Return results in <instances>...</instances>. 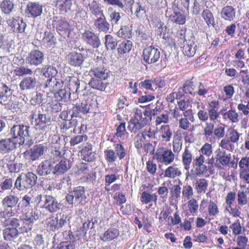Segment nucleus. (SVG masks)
<instances>
[{
    "label": "nucleus",
    "instance_id": "f257e3e1",
    "mask_svg": "<svg viewBox=\"0 0 249 249\" xmlns=\"http://www.w3.org/2000/svg\"><path fill=\"white\" fill-rule=\"evenodd\" d=\"M29 128L27 125H14L10 129V134L14 140H18L19 145L30 147L34 144V141L30 137Z\"/></svg>",
    "mask_w": 249,
    "mask_h": 249
},
{
    "label": "nucleus",
    "instance_id": "f03ea898",
    "mask_svg": "<svg viewBox=\"0 0 249 249\" xmlns=\"http://www.w3.org/2000/svg\"><path fill=\"white\" fill-rule=\"evenodd\" d=\"M13 90L5 83L0 81V104L7 109H16L17 104Z\"/></svg>",
    "mask_w": 249,
    "mask_h": 249
},
{
    "label": "nucleus",
    "instance_id": "7ed1b4c3",
    "mask_svg": "<svg viewBox=\"0 0 249 249\" xmlns=\"http://www.w3.org/2000/svg\"><path fill=\"white\" fill-rule=\"evenodd\" d=\"M148 123V119L143 116L141 109H135L134 117L128 122V128L131 132L136 133L143 128Z\"/></svg>",
    "mask_w": 249,
    "mask_h": 249
},
{
    "label": "nucleus",
    "instance_id": "20e7f679",
    "mask_svg": "<svg viewBox=\"0 0 249 249\" xmlns=\"http://www.w3.org/2000/svg\"><path fill=\"white\" fill-rule=\"evenodd\" d=\"M36 180L37 176L33 172L22 173L17 178L15 183V187L20 191L30 189L36 184Z\"/></svg>",
    "mask_w": 249,
    "mask_h": 249
},
{
    "label": "nucleus",
    "instance_id": "39448f33",
    "mask_svg": "<svg viewBox=\"0 0 249 249\" xmlns=\"http://www.w3.org/2000/svg\"><path fill=\"white\" fill-rule=\"evenodd\" d=\"M38 218L35 211L32 209L26 213H23L19 216V220L22 226L19 228L21 233H27L31 231L35 221Z\"/></svg>",
    "mask_w": 249,
    "mask_h": 249
},
{
    "label": "nucleus",
    "instance_id": "423d86ee",
    "mask_svg": "<svg viewBox=\"0 0 249 249\" xmlns=\"http://www.w3.org/2000/svg\"><path fill=\"white\" fill-rule=\"evenodd\" d=\"M38 204L50 213L57 212L60 209V204L55 197L50 195H39L36 196Z\"/></svg>",
    "mask_w": 249,
    "mask_h": 249
},
{
    "label": "nucleus",
    "instance_id": "0eeeda50",
    "mask_svg": "<svg viewBox=\"0 0 249 249\" xmlns=\"http://www.w3.org/2000/svg\"><path fill=\"white\" fill-rule=\"evenodd\" d=\"M45 60L44 52L37 49H33L29 52L25 58L26 63L31 66L41 65Z\"/></svg>",
    "mask_w": 249,
    "mask_h": 249
},
{
    "label": "nucleus",
    "instance_id": "6e6552de",
    "mask_svg": "<svg viewBox=\"0 0 249 249\" xmlns=\"http://www.w3.org/2000/svg\"><path fill=\"white\" fill-rule=\"evenodd\" d=\"M47 147L42 144L35 145L29 150H26L24 154L29 160L34 161L39 160L45 154Z\"/></svg>",
    "mask_w": 249,
    "mask_h": 249
},
{
    "label": "nucleus",
    "instance_id": "1a4fd4ad",
    "mask_svg": "<svg viewBox=\"0 0 249 249\" xmlns=\"http://www.w3.org/2000/svg\"><path fill=\"white\" fill-rule=\"evenodd\" d=\"M160 56V50L153 46L145 48L143 50L142 57L143 60L147 63L151 64L159 61Z\"/></svg>",
    "mask_w": 249,
    "mask_h": 249
},
{
    "label": "nucleus",
    "instance_id": "9d476101",
    "mask_svg": "<svg viewBox=\"0 0 249 249\" xmlns=\"http://www.w3.org/2000/svg\"><path fill=\"white\" fill-rule=\"evenodd\" d=\"M65 241L58 244L55 249H75L77 240L71 231H66L63 232Z\"/></svg>",
    "mask_w": 249,
    "mask_h": 249
},
{
    "label": "nucleus",
    "instance_id": "9b49d317",
    "mask_svg": "<svg viewBox=\"0 0 249 249\" xmlns=\"http://www.w3.org/2000/svg\"><path fill=\"white\" fill-rule=\"evenodd\" d=\"M18 201V198L14 195H9L6 196L2 201V204L5 210L0 212V214L3 218H7L12 216V211H7V209L14 207Z\"/></svg>",
    "mask_w": 249,
    "mask_h": 249
},
{
    "label": "nucleus",
    "instance_id": "f8f14e48",
    "mask_svg": "<svg viewBox=\"0 0 249 249\" xmlns=\"http://www.w3.org/2000/svg\"><path fill=\"white\" fill-rule=\"evenodd\" d=\"M67 216L62 213H57L55 216L49 218L48 225L53 231L58 230L67 223Z\"/></svg>",
    "mask_w": 249,
    "mask_h": 249
},
{
    "label": "nucleus",
    "instance_id": "ddd939ff",
    "mask_svg": "<svg viewBox=\"0 0 249 249\" xmlns=\"http://www.w3.org/2000/svg\"><path fill=\"white\" fill-rule=\"evenodd\" d=\"M154 156L157 160L166 164L171 163L174 159L172 151L163 147L158 148Z\"/></svg>",
    "mask_w": 249,
    "mask_h": 249
},
{
    "label": "nucleus",
    "instance_id": "4468645a",
    "mask_svg": "<svg viewBox=\"0 0 249 249\" xmlns=\"http://www.w3.org/2000/svg\"><path fill=\"white\" fill-rule=\"evenodd\" d=\"M82 38L86 44L93 48H98L101 45V41L97 35L89 30H86L82 34Z\"/></svg>",
    "mask_w": 249,
    "mask_h": 249
},
{
    "label": "nucleus",
    "instance_id": "2eb2a0df",
    "mask_svg": "<svg viewBox=\"0 0 249 249\" xmlns=\"http://www.w3.org/2000/svg\"><path fill=\"white\" fill-rule=\"evenodd\" d=\"M208 160V162H205V158L202 155L197 157L193 161V166L196 168V171H208L213 163L214 159L212 157Z\"/></svg>",
    "mask_w": 249,
    "mask_h": 249
},
{
    "label": "nucleus",
    "instance_id": "dca6fc26",
    "mask_svg": "<svg viewBox=\"0 0 249 249\" xmlns=\"http://www.w3.org/2000/svg\"><path fill=\"white\" fill-rule=\"evenodd\" d=\"M43 6L38 2H29L26 6L25 13L28 17L36 18L42 13Z\"/></svg>",
    "mask_w": 249,
    "mask_h": 249
},
{
    "label": "nucleus",
    "instance_id": "f3484780",
    "mask_svg": "<svg viewBox=\"0 0 249 249\" xmlns=\"http://www.w3.org/2000/svg\"><path fill=\"white\" fill-rule=\"evenodd\" d=\"M153 186V185L151 184H148V186L142 185V189H141L142 192L140 198L142 204H147L152 202L156 203L158 199V196L156 194H150L145 190L146 188H152Z\"/></svg>",
    "mask_w": 249,
    "mask_h": 249
},
{
    "label": "nucleus",
    "instance_id": "a211bd4d",
    "mask_svg": "<svg viewBox=\"0 0 249 249\" xmlns=\"http://www.w3.org/2000/svg\"><path fill=\"white\" fill-rule=\"evenodd\" d=\"M9 25L13 29V31L17 33H23L25 32L27 27L26 21L22 18L18 17L8 20Z\"/></svg>",
    "mask_w": 249,
    "mask_h": 249
},
{
    "label": "nucleus",
    "instance_id": "6ab92c4d",
    "mask_svg": "<svg viewBox=\"0 0 249 249\" xmlns=\"http://www.w3.org/2000/svg\"><path fill=\"white\" fill-rule=\"evenodd\" d=\"M35 128L36 130L45 131L51 122V117L45 114L38 113L37 118L35 119Z\"/></svg>",
    "mask_w": 249,
    "mask_h": 249
},
{
    "label": "nucleus",
    "instance_id": "aec40b11",
    "mask_svg": "<svg viewBox=\"0 0 249 249\" xmlns=\"http://www.w3.org/2000/svg\"><path fill=\"white\" fill-rule=\"evenodd\" d=\"M108 72V70L104 65H101L91 69L89 71V74L92 77L107 80L109 77Z\"/></svg>",
    "mask_w": 249,
    "mask_h": 249
},
{
    "label": "nucleus",
    "instance_id": "412c9836",
    "mask_svg": "<svg viewBox=\"0 0 249 249\" xmlns=\"http://www.w3.org/2000/svg\"><path fill=\"white\" fill-rule=\"evenodd\" d=\"M63 86V82L59 79L51 78L48 79L45 85L44 89L46 91H49L54 93L57 92Z\"/></svg>",
    "mask_w": 249,
    "mask_h": 249
},
{
    "label": "nucleus",
    "instance_id": "4be33fe9",
    "mask_svg": "<svg viewBox=\"0 0 249 249\" xmlns=\"http://www.w3.org/2000/svg\"><path fill=\"white\" fill-rule=\"evenodd\" d=\"M17 143L12 137L0 140V152L6 154L16 148Z\"/></svg>",
    "mask_w": 249,
    "mask_h": 249
},
{
    "label": "nucleus",
    "instance_id": "5701e85b",
    "mask_svg": "<svg viewBox=\"0 0 249 249\" xmlns=\"http://www.w3.org/2000/svg\"><path fill=\"white\" fill-rule=\"evenodd\" d=\"M35 72H39L45 77L51 76V78H54L58 71L54 66L48 64L44 65L41 68H36Z\"/></svg>",
    "mask_w": 249,
    "mask_h": 249
},
{
    "label": "nucleus",
    "instance_id": "b1692460",
    "mask_svg": "<svg viewBox=\"0 0 249 249\" xmlns=\"http://www.w3.org/2000/svg\"><path fill=\"white\" fill-rule=\"evenodd\" d=\"M84 57L80 53L71 52L68 55V60L69 64L74 67H80L84 61Z\"/></svg>",
    "mask_w": 249,
    "mask_h": 249
},
{
    "label": "nucleus",
    "instance_id": "393cba45",
    "mask_svg": "<svg viewBox=\"0 0 249 249\" xmlns=\"http://www.w3.org/2000/svg\"><path fill=\"white\" fill-rule=\"evenodd\" d=\"M220 15L222 19L232 21L236 17V9L231 6H226L221 9Z\"/></svg>",
    "mask_w": 249,
    "mask_h": 249
},
{
    "label": "nucleus",
    "instance_id": "a878e982",
    "mask_svg": "<svg viewBox=\"0 0 249 249\" xmlns=\"http://www.w3.org/2000/svg\"><path fill=\"white\" fill-rule=\"evenodd\" d=\"M91 144L87 143L81 150L80 156L85 161H90L95 158V153L92 151Z\"/></svg>",
    "mask_w": 249,
    "mask_h": 249
},
{
    "label": "nucleus",
    "instance_id": "bb28decb",
    "mask_svg": "<svg viewBox=\"0 0 249 249\" xmlns=\"http://www.w3.org/2000/svg\"><path fill=\"white\" fill-rule=\"evenodd\" d=\"M120 235V231L117 228L111 227L107 230L100 236V239L104 242H109L117 239Z\"/></svg>",
    "mask_w": 249,
    "mask_h": 249
},
{
    "label": "nucleus",
    "instance_id": "cd10ccee",
    "mask_svg": "<svg viewBox=\"0 0 249 249\" xmlns=\"http://www.w3.org/2000/svg\"><path fill=\"white\" fill-rule=\"evenodd\" d=\"M94 26L99 32L105 34L107 33L110 28V24L107 21L105 15L104 17L100 16L95 20Z\"/></svg>",
    "mask_w": 249,
    "mask_h": 249
},
{
    "label": "nucleus",
    "instance_id": "c85d7f7f",
    "mask_svg": "<svg viewBox=\"0 0 249 249\" xmlns=\"http://www.w3.org/2000/svg\"><path fill=\"white\" fill-rule=\"evenodd\" d=\"M36 84L37 81L35 77L27 76L21 80L19 87L21 90H31L34 89Z\"/></svg>",
    "mask_w": 249,
    "mask_h": 249
},
{
    "label": "nucleus",
    "instance_id": "c756f323",
    "mask_svg": "<svg viewBox=\"0 0 249 249\" xmlns=\"http://www.w3.org/2000/svg\"><path fill=\"white\" fill-rule=\"evenodd\" d=\"M106 79H101L100 78L92 77L89 84L92 89L100 91H105L108 85V83L106 82Z\"/></svg>",
    "mask_w": 249,
    "mask_h": 249
},
{
    "label": "nucleus",
    "instance_id": "7c9ffc66",
    "mask_svg": "<svg viewBox=\"0 0 249 249\" xmlns=\"http://www.w3.org/2000/svg\"><path fill=\"white\" fill-rule=\"evenodd\" d=\"M196 45L192 40H186L183 42L182 52L188 57L194 56L196 52Z\"/></svg>",
    "mask_w": 249,
    "mask_h": 249
},
{
    "label": "nucleus",
    "instance_id": "2f4dec72",
    "mask_svg": "<svg viewBox=\"0 0 249 249\" xmlns=\"http://www.w3.org/2000/svg\"><path fill=\"white\" fill-rule=\"evenodd\" d=\"M0 8L2 12L6 15H10L15 11L13 0H2L0 3Z\"/></svg>",
    "mask_w": 249,
    "mask_h": 249
},
{
    "label": "nucleus",
    "instance_id": "473e14b6",
    "mask_svg": "<svg viewBox=\"0 0 249 249\" xmlns=\"http://www.w3.org/2000/svg\"><path fill=\"white\" fill-rule=\"evenodd\" d=\"M219 104L215 101L211 102L208 106V112L209 118L212 121L217 119L219 116V113L218 112Z\"/></svg>",
    "mask_w": 249,
    "mask_h": 249
},
{
    "label": "nucleus",
    "instance_id": "72a5a7b5",
    "mask_svg": "<svg viewBox=\"0 0 249 249\" xmlns=\"http://www.w3.org/2000/svg\"><path fill=\"white\" fill-rule=\"evenodd\" d=\"M19 234V231L16 228H6L3 231L4 239L7 241H14Z\"/></svg>",
    "mask_w": 249,
    "mask_h": 249
},
{
    "label": "nucleus",
    "instance_id": "f704fd0d",
    "mask_svg": "<svg viewBox=\"0 0 249 249\" xmlns=\"http://www.w3.org/2000/svg\"><path fill=\"white\" fill-rule=\"evenodd\" d=\"M55 7L62 13H67L71 9L72 5L71 0H55Z\"/></svg>",
    "mask_w": 249,
    "mask_h": 249
},
{
    "label": "nucleus",
    "instance_id": "c9c22d12",
    "mask_svg": "<svg viewBox=\"0 0 249 249\" xmlns=\"http://www.w3.org/2000/svg\"><path fill=\"white\" fill-rule=\"evenodd\" d=\"M171 21L179 25H183L186 22V16L180 12L176 11V8H174V12L170 16Z\"/></svg>",
    "mask_w": 249,
    "mask_h": 249
},
{
    "label": "nucleus",
    "instance_id": "e433bc0d",
    "mask_svg": "<svg viewBox=\"0 0 249 249\" xmlns=\"http://www.w3.org/2000/svg\"><path fill=\"white\" fill-rule=\"evenodd\" d=\"M89 11L94 16L97 17L98 16L104 17L103 11L100 4L95 0H93L89 4Z\"/></svg>",
    "mask_w": 249,
    "mask_h": 249
},
{
    "label": "nucleus",
    "instance_id": "4c0bfd02",
    "mask_svg": "<svg viewBox=\"0 0 249 249\" xmlns=\"http://www.w3.org/2000/svg\"><path fill=\"white\" fill-rule=\"evenodd\" d=\"M71 92L68 89H60L54 93L55 97L58 100L62 102H67L70 100Z\"/></svg>",
    "mask_w": 249,
    "mask_h": 249
},
{
    "label": "nucleus",
    "instance_id": "58836bf2",
    "mask_svg": "<svg viewBox=\"0 0 249 249\" xmlns=\"http://www.w3.org/2000/svg\"><path fill=\"white\" fill-rule=\"evenodd\" d=\"M132 47V42L130 40H124L118 45V53L119 55H121L129 53L131 50Z\"/></svg>",
    "mask_w": 249,
    "mask_h": 249
},
{
    "label": "nucleus",
    "instance_id": "ea45409f",
    "mask_svg": "<svg viewBox=\"0 0 249 249\" xmlns=\"http://www.w3.org/2000/svg\"><path fill=\"white\" fill-rule=\"evenodd\" d=\"M78 121L75 118H72L71 116V119L70 120H67V121L64 122L61 124V128L62 129L68 130L69 129L74 128L73 132L74 133H77L79 130H77L76 126L78 125Z\"/></svg>",
    "mask_w": 249,
    "mask_h": 249
},
{
    "label": "nucleus",
    "instance_id": "a19ab883",
    "mask_svg": "<svg viewBox=\"0 0 249 249\" xmlns=\"http://www.w3.org/2000/svg\"><path fill=\"white\" fill-rule=\"evenodd\" d=\"M197 86V83L194 81H186L183 85L182 90L185 93H189L195 96L196 94L195 89Z\"/></svg>",
    "mask_w": 249,
    "mask_h": 249
},
{
    "label": "nucleus",
    "instance_id": "79ce46f5",
    "mask_svg": "<svg viewBox=\"0 0 249 249\" xmlns=\"http://www.w3.org/2000/svg\"><path fill=\"white\" fill-rule=\"evenodd\" d=\"M104 44L107 50H113L116 49L118 41L116 38L108 34L105 36Z\"/></svg>",
    "mask_w": 249,
    "mask_h": 249
},
{
    "label": "nucleus",
    "instance_id": "37998d69",
    "mask_svg": "<svg viewBox=\"0 0 249 249\" xmlns=\"http://www.w3.org/2000/svg\"><path fill=\"white\" fill-rule=\"evenodd\" d=\"M202 17L207 23L208 26H213V27L215 26V20L214 17L209 9H205L203 11L202 14Z\"/></svg>",
    "mask_w": 249,
    "mask_h": 249
},
{
    "label": "nucleus",
    "instance_id": "c03bdc74",
    "mask_svg": "<svg viewBox=\"0 0 249 249\" xmlns=\"http://www.w3.org/2000/svg\"><path fill=\"white\" fill-rule=\"evenodd\" d=\"M182 160L185 170H188L190 168V164L192 161V155L191 152L187 148H185L182 154Z\"/></svg>",
    "mask_w": 249,
    "mask_h": 249
},
{
    "label": "nucleus",
    "instance_id": "a18cd8bd",
    "mask_svg": "<svg viewBox=\"0 0 249 249\" xmlns=\"http://www.w3.org/2000/svg\"><path fill=\"white\" fill-rule=\"evenodd\" d=\"M173 210L168 205H166L162 209L159 217L160 222H163L166 220L167 218L168 220L170 219L169 215L173 212Z\"/></svg>",
    "mask_w": 249,
    "mask_h": 249
},
{
    "label": "nucleus",
    "instance_id": "49530a36",
    "mask_svg": "<svg viewBox=\"0 0 249 249\" xmlns=\"http://www.w3.org/2000/svg\"><path fill=\"white\" fill-rule=\"evenodd\" d=\"M230 228L231 229L232 234L235 235H239L245 231L244 228L242 226L240 221L239 219L236 220L232 223L230 226Z\"/></svg>",
    "mask_w": 249,
    "mask_h": 249
},
{
    "label": "nucleus",
    "instance_id": "de8ad7c7",
    "mask_svg": "<svg viewBox=\"0 0 249 249\" xmlns=\"http://www.w3.org/2000/svg\"><path fill=\"white\" fill-rule=\"evenodd\" d=\"M71 192L75 197L76 202H80L83 198L85 197V190L83 186H78L75 188Z\"/></svg>",
    "mask_w": 249,
    "mask_h": 249
},
{
    "label": "nucleus",
    "instance_id": "09e8293b",
    "mask_svg": "<svg viewBox=\"0 0 249 249\" xmlns=\"http://www.w3.org/2000/svg\"><path fill=\"white\" fill-rule=\"evenodd\" d=\"M14 72L16 76L20 77L24 75H32L33 73V71L32 69L26 67L20 66L15 69L14 71Z\"/></svg>",
    "mask_w": 249,
    "mask_h": 249
},
{
    "label": "nucleus",
    "instance_id": "8fccbe9b",
    "mask_svg": "<svg viewBox=\"0 0 249 249\" xmlns=\"http://www.w3.org/2000/svg\"><path fill=\"white\" fill-rule=\"evenodd\" d=\"M43 41L48 46H52L55 44L56 38L52 33L46 31L43 38Z\"/></svg>",
    "mask_w": 249,
    "mask_h": 249
},
{
    "label": "nucleus",
    "instance_id": "3c124183",
    "mask_svg": "<svg viewBox=\"0 0 249 249\" xmlns=\"http://www.w3.org/2000/svg\"><path fill=\"white\" fill-rule=\"evenodd\" d=\"M208 186L207 181L204 179H200L197 180L196 188L198 193H205Z\"/></svg>",
    "mask_w": 249,
    "mask_h": 249
},
{
    "label": "nucleus",
    "instance_id": "603ef678",
    "mask_svg": "<svg viewBox=\"0 0 249 249\" xmlns=\"http://www.w3.org/2000/svg\"><path fill=\"white\" fill-rule=\"evenodd\" d=\"M161 138L166 142L169 141L172 135V132L169 126L168 125H162L161 127Z\"/></svg>",
    "mask_w": 249,
    "mask_h": 249
},
{
    "label": "nucleus",
    "instance_id": "864d4df0",
    "mask_svg": "<svg viewBox=\"0 0 249 249\" xmlns=\"http://www.w3.org/2000/svg\"><path fill=\"white\" fill-rule=\"evenodd\" d=\"M181 187L179 185H174L170 190L171 197L172 199L178 201L180 197Z\"/></svg>",
    "mask_w": 249,
    "mask_h": 249
},
{
    "label": "nucleus",
    "instance_id": "5fc2aeb1",
    "mask_svg": "<svg viewBox=\"0 0 249 249\" xmlns=\"http://www.w3.org/2000/svg\"><path fill=\"white\" fill-rule=\"evenodd\" d=\"M71 165L69 160H61L54 167L55 171H66L71 168Z\"/></svg>",
    "mask_w": 249,
    "mask_h": 249
},
{
    "label": "nucleus",
    "instance_id": "6e6d98bb",
    "mask_svg": "<svg viewBox=\"0 0 249 249\" xmlns=\"http://www.w3.org/2000/svg\"><path fill=\"white\" fill-rule=\"evenodd\" d=\"M114 150L117 157H118L120 160L124 159L126 155V151L124 147L121 144H114Z\"/></svg>",
    "mask_w": 249,
    "mask_h": 249
},
{
    "label": "nucleus",
    "instance_id": "4d7b16f0",
    "mask_svg": "<svg viewBox=\"0 0 249 249\" xmlns=\"http://www.w3.org/2000/svg\"><path fill=\"white\" fill-rule=\"evenodd\" d=\"M187 207L189 212L192 215H195L197 213L198 205L196 199L193 198L189 200Z\"/></svg>",
    "mask_w": 249,
    "mask_h": 249
},
{
    "label": "nucleus",
    "instance_id": "13d9d810",
    "mask_svg": "<svg viewBox=\"0 0 249 249\" xmlns=\"http://www.w3.org/2000/svg\"><path fill=\"white\" fill-rule=\"evenodd\" d=\"M169 122V114L167 112L160 113L156 118L155 123L157 125L162 123L168 124Z\"/></svg>",
    "mask_w": 249,
    "mask_h": 249
},
{
    "label": "nucleus",
    "instance_id": "bf43d9fd",
    "mask_svg": "<svg viewBox=\"0 0 249 249\" xmlns=\"http://www.w3.org/2000/svg\"><path fill=\"white\" fill-rule=\"evenodd\" d=\"M104 153L105 159L107 162L112 163L117 159V155H116L115 152L113 149H107L105 151Z\"/></svg>",
    "mask_w": 249,
    "mask_h": 249
},
{
    "label": "nucleus",
    "instance_id": "052dcab7",
    "mask_svg": "<svg viewBox=\"0 0 249 249\" xmlns=\"http://www.w3.org/2000/svg\"><path fill=\"white\" fill-rule=\"evenodd\" d=\"M248 238L245 235H238L236 238V245L241 249H247Z\"/></svg>",
    "mask_w": 249,
    "mask_h": 249
},
{
    "label": "nucleus",
    "instance_id": "680f3d73",
    "mask_svg": "<svg viewBox=\"0 0 249 249\" xmlns=\"http://www.w3.org/2000/svg\"><path fill=\"white\" fill-rule=\"evenodd\" d=\"M145 140V138L142 134L141 133H138L134 139L135 147L138 149L142 148L143 146V143Z\"/></svg>",
    "mask_w": 249,
    "mask_h": 249
},
{
    "label": "nucleus",
    "instance_id": "e2e57ef3",
    "mask_svg": "<svg viewBox=\"0 0 249 249\" xmlns=\"http://www.w3.org/2000/svg\"><path fill=\"white\" fill-rule=\"evenodd\" d=\"M237 201L239 206L246 205L248 203V199L246 193L243 191H239L237 193Z\"/></svg>",
    "mask_w": 249,
    "mask_h": 249
},
{
    "label": "nucleus",
    "instance_id": "0e129e2a",
    "mask_svg": "<svg viewBox=\"0 0 249 249\" xmlns=\"http://www.w3.org/2000/svg\"><path fill=\"white\" fill-rule=\"evenodd\" d=\"M117 35L120 37L129 38L131 36V30L127 26H121L120 29L117 32Z\"/></svg>",
    "mask_w": 249,
    "mask_h": 249
},
{
    "label": "nucleus",
    "instance_id": "69168bd1",
    "mask_svg": "<svg viewBox=\"0 0 249 249\" xmlns=\"http://www.w3.org/2000/svg\"><path fill=\"white\" fill-rule=\"evenodd\" d=\"M208 211L209 216H215L219 213V210L217 204L213 201H210L208 207Z\"/></svg>",
    "mask_w": 249,
    "mask_h": 249
},
{
    "label": "nucleus",
    "instance_id": "338daca9",
    "mask_svg": "<svg viewBox=\"0 0 249 249\" xmlns=\"http://www.w3.org/2000/svg\"><path fill=\"white\" fill-rule=\"evenodd\" d=\"M194 217L189 219H185L180 224V228L185 231H189L192 228V223L194 221Z\"/></svg>",
    "mask_w": 249,
    "mask_h": 249
},
{
    "label": "nucleus",
    "instance_id": "774afa93",
    "mask_svg": "<svg viewBox=\"0 0 249 249\" xmlns=\"http://www.w3.org/2000/svg\"><path fill=\"white\" fill-rule=\"evenodd\" d=\"M224 115H227L228 118L233 123H236L239 120L238 114L235 110L232 109L226 112Z\"/></svg>",
    "mask_w": 249,
    "mask_h": 249
}]
</instances>
